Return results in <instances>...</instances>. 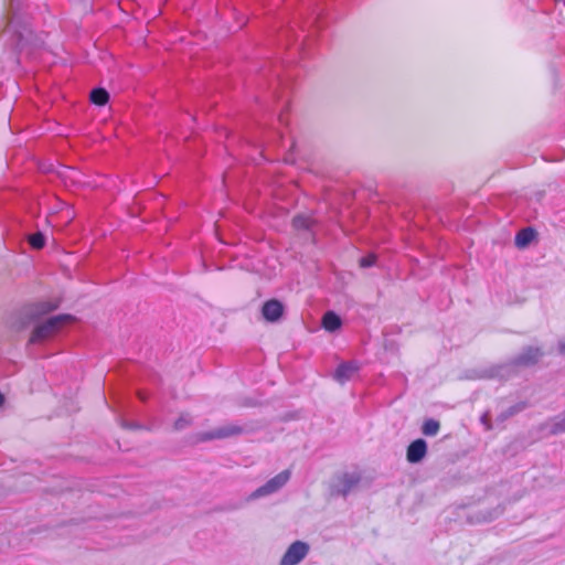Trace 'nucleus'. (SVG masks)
<instances>
[{"label":"nucleus","mask_w":565,"mask_h":565,"mask_svg":"<svg viewBox=\"0 0 565 565\" xmlns=\"http://www.w3.org/2000/svg\"><path fill=\"white\" fill-rule=\"evenodd\" d=\"M73 318L70 315H58L47 319L44 323L38 326L30 338L31 343H39L54 335L66 322Z\"/></svg>","instance_id":"obj_1"},{"label":"nucleus","mask_w":565,"mask_h":565,"mask_svg":"<svg viewBox=\"0 0 565 565\" xmlns=\"http://www.w3.org/2000/svg\"><path fill=\"white\" fill-rule=\"evenodd\" d=\"M290 478L289 470H284L270 480H268L264 486L259 487L252 494V498H260L268 494H271L282 488Z\"/></svg>","instance_id":"obj_2"},{"label":"nucleus","mask_w":565,"mask_h":565,"mask_svg":"<svg viewBox=\"0 0 565 565\" xmlns=\"http://www.w3.org/2000/svg\"><path fill=\"white\" fill-rule=\"evenodd\" d=\"M309 545L302 541L294 542L281 557L280 565H297L308 554Z\"/></svg>","instance_id":"obj_3"},{"label":"nucleus","mask_w":565,"mask_h":565,"mask_svg":"<svg viewBox=\"0 0 565 565\" xmlns=\"http://www.w3.org/2000/svg\"><path fill=\"white\" fill-rule=\"evenodd\" d=\"M361 478L359 473H343L339 477V483L337 484V492L343 497H347L352 489H354Z\"/></svg>","instance_id":"obj_4"},{"label":"nucleus","mask_w":565,"mask_h":565,"mask_svg":"<svg viewBox=\"0 0 565 565\" xmlns=\"http://www.w3.org/2000/svg\"><path fill=\"white\" fill-rule=\"evenodd\" d=\"M427 452V444L424 439H416L407 448V460L412 463L419 462Z\"/></svg>","instance_id":"obj_5"},{"label":"nucleus","mask_w":565,"mask_h":565,"mask_svg":"<svg viewBox=\"0 0 565 565\" xmlns=\"http://www.w3.org/2000/svg\"><path fill=\"white\" fill-rule=\"evenodd\" d=\"M284 312V306L276 299L268 300L264 303L262 313L263 317L270 322L277 321Z\"/></svg>","instance_id":"obj_6"},{"label":"nucleus","mask_w":565,"mask_h":565,"mask_svg":"<svg viewBox=\"0 0 565 565\" xmlns=\"http://www.w3.org/2000/svg\"><path fill=\"white\" fill-rule=\"evenodd\" d=\"M60 302L57 300H43L36 303H33L30 307V316L32 318H39L43 315H46L55 309H57Z\"/></svg>","instance_id":"obj_7"},{"label":"nucleus","mask_w":565,"mask_h":565,"mask_svg":"<svg viewBox=\"0 0 565 565\" xmlns=\"http://www.w3.org/2000/svg\"><path fill=\"white\" fill-rule=\"evenodd\" d=\"M358 370L359 366L354 362L341 363L334 372V379L340 383H344L349 381L358 372Z\"/></svg>","instance_id":"obj_8"},{"label":"nucleus","mask_w":565,"mask_h":565,"mask_svg":"<svg viewBox=\"0 0 565 565\" xmlns=\"http://www.w3.org/2000/svg\"><path fill=\"white\" fill-rule=\"evenodd\" d=\"M542 352L539 348L529 347L526 348L516 359V363L520 365H531L539 361Z\"/></svg>","instance_id":"obj_9"},{"label":"nucleus","mask_w":565,"mask_h":565,"mask_svg":"<svg viewBox=\"0 0 565 565\" xmlns=\"http://www.w3.org/2000/svg\"><path fill=\"white\" fill-rule=\"evenodd\" d=\"M238 431H239V429L237 427H234V426L223 427V428H218V429H216L214 431H211V433L202 434L200 436V439L201 440L221 439V438H225V437L235 435Z\"/></svg>","instance_id":"obj_10"},{"label":"nucleus","mask_w":565,"mask_h":565,"mask_svg":"<svg viewBox=\"0 0 565 565\" xmlns=\"http://www.w3.org/2000/svg\"><path fill=\"white\" fill-rule=\"evenodd\" d=\"M535 237V232L531 227L522 228L515 236V245L519 248L526 247Z\"/></svg>","instance_id":"obj_11"},{"label":"nucleus","mask_w":565,"mask_h":565,"mask_svg":"<svg viewBox=\"0 0 565 565\" xmlns=\"http://www.w3.org/2000/svg\"><path fill=\"white\" fill-rule=\"evenodd\" d=\"M322 326L327 331L333 332L341 327V319L333 311H328L322 318Z\"/></svg>","instance_id":"obj_12"},{"label":"nucleus","mask_w":565,"mask_h":565,"mask_svg":"<svg viewBox=\"0 0 565 565\" xmlns=\"http://www.w3.org/2000/svg\"><path fill=\"white\" fill-rule=\"evenodd\" d=\"M315 224L310 215L300 214L294 217L292 225L296 230H312Z\"/></svg>","instance_id":"obj_13"},{"label":"nucleus","mask_w":565,"mask_h":565,"mask_svg":"<svg viewBox=\"0 0 565 565\" xmlns=\"http://www.w3.org/2000/svg\"><path fill=\"white\" fill-rule=\"evenodd\" d=\"M108 99H109V94L104 88L98 87V88H94L90 92V102L95 105L104 106L105 104H107Z\"/></svg>","instance_id":"obj_14"},{"label":"nucleus","mask_w":565,"mask_h":565,"mask_svg":"<svg viewBox=\"0 0 565 565\" xmlns=\"http://www.w3.org/2000/svg\"><path fill=\"white\" fill-rule=\"evenodd\" d=\"M440 428L439 422L433 418H429L424 422L422 427V433L425 436H435L438 434Z\"/></svg>","instance_id":"obj_15"},{"label":"nucleus","mask_w":565,"mask_h":565,"mask_svg":"<svg viewBox=\"0 0 565 565\" xmlns=\"http://www.w3.org/2000/svg\"><path fill=\"white\" fill-rule=\"evenodd\" d=\"M29 244L35 249H41L45 245V237L41 232H36L29 236Z\"/></svg>","instance_id":"obj_16"},{"label":"nucleus","mask_w":565,"mask_h":565,"mask_svg":"<svg viewBox=\"0 0 565 565\" xmlns=\"http://www.w3.org/2000/svg\"><path fill=\"white\" fill-rule=\"evenodd\" d=\"M564 431H565V415L556 418L553 424V427H552L553 434H559V433H564Z\"/></svg>","instance_id":"obj_17"},{"label":"nucleus","mask_w":565,"mask_h":565,"mask_svg":"<svg viewBox=\"0 0 565 565\" xmlns=\"http://www.w3.org/2000/svg\"><path fill=\"white\" fill-rule=\"evenodd\" d=\"M564 431H565V415L556 418L553 424V427H552L553 434H559V433H564Z\"/></svg>","instance_id":"obj_18"},{"label":"nucleus","mask_w":565,"mask_h":565,"mask_svg":"<svg viewBox=\"0 0 565 565\" xmlns=\"http://www.w3.org/2000/svg\"><path fill=\"white\" fill-rule=\"evenodd\" d=\"M376 263V256L374 254H369L360 259V266L363 268H369Z\"/></svg>","instance_id":"obj_19"},{"label":"nucleus","mask_w":565,"mask_h":565,"mask_svg":"<svg viewBox=\"0 0 565 565\" xmlns=\"http://www.w3.org/2000/svg\"><path fill=\"white\" fill-rule=\"evenodd\" d=\"M191 422V418L188 416V415H181L175 424H174V427L175 429H183L184 427H186Z\"/></svg>","instance_id":"obj_20"},{"label":"nucleus","mask_w":565,"mask_h":565,"mask_svg":"<svg viewBox=\"0 0 565 565\" xmlns=\"http://www.w3.org/2000/svg\"><path fill=\"white\" fill-rule=\"evenodd\" d=\"M524 408V405H515V406H512L510 407V409L508 411V413L505 415L502 416V419L509 417V416H512L516 413H519L520 411H522Z\"/></svg>","instance_id":"obj_21"},{"label":"nucleus","mask_w":565,"mask_h":565,"mask_svg":"<svg viewBox=\"0 0 565 565\" xmlns=\"http://www.w3.org/2000/svg\"><path fill=\"white\" fill-rule=\"evenodd\" d=\"M481 423L484 425L486 429H491L490 415H489V413H484V414L481 416Z\"/></svg>","instance_id":"obj_22"},{"label":"nucleus","mask_w":565,"mask_h":565,"mask_svg":"<svg viewBox=\"0 0 565 565\" xmlns=\"http://www.w3.org/2000/svg\"><path fill=\"white\" fill-rule=\"evenodd\" d=\"M15 47L20 51L23 50V44H22V38L21 35L19 36L18 41L15 42Z\"/></svg>","instance_id":"obj_23"},{"label":"nucleus","mask_w":565,"mask_h":565,"mask_svg":"<svg viewBox=\"0 0 565 565\" xmlns=\"http://www.w3.org/2000/svg\"><path fill=\"white\" fill-rule=\"evenodd\" d=\"M558 349H559V352H561V353H565V342H561V343L558 344Z\"/></svg>","instance_id":"obj_24"},{"label":"nucleus","mask_w":565,"mask_h":565,"mask_svg":"<svg viewBox=\"0 0 565 565\" xmlns=\"http://www.w3.org/2000/svg\"><path fill=\"white\" fill-rule=\"evenodd\" d=\"M138 395H139V398L141 401H146L147 399V396L142 392H139Z\"/></svg>","instance_id":"obj_25"},{"label":"nucleus","mask_w":565,"mask_h":565,"mask_svg":"<svg viewBox=\"0 0 565 565\" xmlns=\"http://www.w3.org/2000/svg\"><path fill=\"white\" fill-rule=\"evenodd\" d=\"M279 121H280V124H284V121H285L284 114L279 115Z\"/></svg>","instance_id":"obj_26"},{"label":"nucleus","mask_w":565,"mask_h":565,"mask_svg":"<svg viewBox=\"0 0 565 565\" xmlns=\"http://www.w3.org/2000/svg\"><path fill=\"white\" fill-rule=\"evenodd\" d=\"M3 402H4V397H3V395L0 393V406L3 404Z\"/></svg>","instance_id":"obj_27"},{"label":"nucleus","mask_w":565,"mask_h":565,"mask_svg":"<svg viewBox=\"0 0 565 565\" xmlns=\"http://www.w3.org/2000/svg\"><path fill=\"white\" fill-rule=\"evenodd\" d=\"M11 28H12V24L10 23V24L8 25V29L6 30V32H9Z\"/></svg>","instance_id":"obj_28"}]
</instances>
